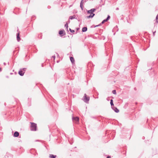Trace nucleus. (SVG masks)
<instances>
[{
    "mask_svg": "<svg viewBox=\"0 0 158 158\" xmlns=\"http://www.w3.org/2000/svg\"><path fill=\"white\" fill-rule=\"evenodd\" d=\"M31 124L30 126V129L31 131H35L37 130V125L36 124L34 123L30 122Z\"/></svg>",
    "mask_w": 158,
    "mask_h": 158,
    "instance_id": "obj_1",
    "label": "nucleus"
},
{
    "mask_svg": "<svg viewBox=\"0 0 158 158\" xmlns=\"http://www.w3.org/2000/svg\"><path fill=\"white\" fill-rule=\"evenodd\" d=\"M26 69V68H23L20 69L18 72L19 74L21 76H23L24 75Z\"/></svg>",
    "mask_w": 158,
    "mask_h": 158,
    "instance_id": "obj_2",
    "label": "nucleus"
},
{
    "mask_svg": "<svg viewBox=\"0 0 158 158\" xmlns=\"http://www.w3.org/2000/svg\"><path fill=\"white\" fill-rule=\"evenodd\" d=\"M83 98V101L85 102L86 103H88L89 101V97H87L86 94H84V95Z\"/></svg>",
    "mask_w": 158,
    "mask_h": 158,
    "instance_id": "obj_3",
    "label": "nucleus"
},
{
    "mask_svg": "<svg viewBox=\"0 0 158 158\" xmlns=\"http://www.w3.org/2000/svg\"><path fill=\"white\" fill-rule=\"evenodd\" d=\"M72 120L73 121L77 123L78 122L79 118L78 117H73Z\"/></svg>",
    "mask_w": 158,
    "mask_h": 158,
    "instance_id": "obj_4",
    "label": "nucleus"
},
{
    "mask_svg": "<svg viewBox=\"0 0 158 158\" xmlns=\"http://www.w3.org/2000/svg\"><path fill=\"white\" fill-rule=\"evenodd\" d=\"M96 10V9H92L90 10H88L87 12L89 14H94L93 12H94Z\"/></svg>",
    "mask_w": 158,
    "mask_h": 158,
    "instance_id": "obj_5",
    "label": "nucleus"
},
{
    "mask_svg": "<svg viewBox=\"0 0 158 158\" xmlns=\"http://www.w3.org/2000/svg\"><path fill=\"white\" fill-rule=\"evenodd\" d=\"M17 40L18 42L20 40L19 33H18L17 34Z\"/></svg>",
    "mask_w": 158,
    "mask_h": 158,
    "instance_id": "obj_6",
    "label": "nucleus"
},
{
    "mask_svg": "<svg viewBox=\"0 0 158 158\" xmlns=\"http://www.w3.org/2000/svg\"><path fill=\"white\" fill-rule=\"evenodd\" d=\"M19 133L18 131H15L14 134V136L15 137H17L19 136Z\"/></svg>",
    "mask_w": 158,
    "mask_h": 158,
    "instance_id": "obj_7",
    "label": "nucleus"
},
{
    "mask_svg": "<svg viewBox=\"0 0 158 158\" xmlns=\"http://www.w3.org/2000/svg\"><path fill=\"white\" fill-rule=\"evenodd\" d=\"M94 14H90V15L89 16H87V18H92L94 16Z\"/></svg>",
    "mask_w": 158,
    "mask_h": 158,
    "instance_id": "obj_8",
    "label": "nucleus"
},
{
    "mask_svg": "<svg viewBox=\"0 0 158 158\" xmlns=\"http://www.w3.org/2000/svg\"><path fill=\"white\" fill-rule=\"evenodd\" d=\"M87 27H83V28H82V32H85L86 31H87Z\"/></svg>",
    "mask_w": 158,
    "mask_h": 158,
    "instance_id": "obj_9",
    "label": "nucleus"
},
{
    "mask_svg": "<svg viewBox=\"0 0 158 158\" xmlns=\"http://www.w3.org/2000/svg\"><path fill=\"white\" fill-rule=\"evenodd\" d=\"M49 156L50 158H56V156L52 154H50Z\"/></svg>",
    "mask_w": 158,
    "mask_h": 158,
    "instance_id": "obj_10",
    "label": "nucleus"
},
{
    "mask_svg": "<svg viewBox=\"0 0 158 158\" xmlns=\"http://www.w3.org/2000/svg\"><path fill=\"white\" fill-rule=\"evenodd\" d=\"M70 59L71 60V61L72 63H73L74 62V59L73 57H70Z\"/></svg>",
    "mask_w": 158,
    "mask_h": 158,
    "instance_id": "obj_11",
    "label": "nucleus"
},
{
    "mask_svg": "<svg viewBox=\"0 0 158 158\" xmlns=\"http://www.w3.org/2000/svg\"><path fill=\"white\" fill-rule=\"evenodd\" d=\"M113 110L116 113H118L119 112V110L116 107H115L113 108Z\"/></svg>",
    "mask_w": 158,
    "mask_h": 158,
    "instance_id": "obj_12",
    "label": "nucleus"
},
{
    "mask_svg": "<svg viewBox=\"0 0 158 158\" xmlns=\"http://www.w3.org/2000/svg\"><path fill=\"white\" fill-rule=\"evenodd\" d=\"M64 32V30H60L59 31V33L60 35H61L63 34Z\"/></svg>",
    "mask_w": 158,
    "mask_h": 158,
    "instance_id": "obj_13",
    "label": "nucleus"
},
{
    "mask_svg": "<svg viewBox=\"0 0 158 158\" xmlns=\"http://www.w3.org/2000/svg\"><path fill=\"white\" fill-rule=\"evenodd\" d=\"M75 16L74 15L73 16H70L69 17V19L71 20L75 18Z\"/></svg>",
    "mask_w": 158,
    "mask_h": 158,
    "instance_id": "obj_14",
    "label": "nucleus"
},
{
    "mask_svg": "<svg viewBox=\"0 0 158 158\" xmlns=\"http://www.w3.org/2000/svg\"><path fill=\"white\" fill-rule=\"evenodd\" d=\"M110 105H111V106H114V104L113 103V100L112 99H111L110 100Z\"/></svg>",
    "mask_w": 158,
    "mask_h": 158,
    "instance_id": "obj_15",
    "label": "nucleus"
},
{
    "mask_svg": "<svg viewBox=\"0 0 158 158\" xmlns=\"http://www.w3.org/2000/svg\"><path fill=\"white\" fill-rule=\"evenodd\" d=\"M80 7L81 8L82 10H83V4L80 3Z\"/></svg>",
    "mask_w": 158,
    "mask_h": 158,
    "instance_id": "obj_16",
    "label": "nucleus"
},
{
    "mask_svg": "<svg viewBox=\"0 0 158 158\" xmlns=\"http://www.w3.org/2000/svg\"><path fill=\"white\" fill-rule=\"evenodd\" d=\"M158 14L156 15V22L157 23L158 22Z\"/></svg>",
    "mask_w": 158,
    "mask_h": 158,
    "instance_id": "obj_17",
    "label": "nucleus"
},
{
    "mask_svg": "<svg viewBox=\"0 0 158 158\" xmlns=\"http://www.w3.org/2000/svg\"><path fill=\"white\" fill-rule=\"evenodd\" d=\"M107 21L106 20V19H105L101 23L102 24H103L105 22H107Z\"/></svg>",
    "mask_w": 158,
    "mask_h": 158,
    "instance_id": "obj_18",
    "label": "nucleus"
},
{
    "mask_svg": "<svg viewBox=\"0 0 158 158\" xmlns=\"http://www.w3.org/2000/svg\"><path fill=\"white\" fill-rule=\"evenodd\" d=\"M85 2H84V0H81L80 3H81V4H84Z\"/></svg>",
    "mask_w": 158,
    "mask_h": 158,
    "instance_id": "obj_19",
    "label": "nucleus"
},
{
    "mask_svg": "<svg viewBox=\"0 0 158 158\" xmlns=\"http://www.w3.org/2000/svg\"><path fill=\"white\" fill-rule=\"evenodd\" d=\"M64 26L65 27H66V29L68 30V24L67 23L65 24Z\"/></svg>",
    "mask_w": 158,
    "mask_h": 158,
    "instance_id": "obj_20",
    "label": "nucleus"
},
{
    "mask_svg": "<svg viewBox=\"0 0 158 158\" xmlns=\"http://www.w3.org/2000/svg\"><path fill=\"white\" fill-rule=\"evenodd\" d=\"M69 30L71 33H73L74 32V30H72L70 28H69Z\"/></svg>",
    "mask_w": 158,
    "mask_h": 158,
    "instance_id": "obj_21",
    "label": "nucleus"
},
{
    "mask_svg": "<svg viewBox=\"0 0 158 158\" xmlns=\"http://www.w3.org/2000/svg\"><path fill=\"white\" fill-rule=\"evenodd\" d=\"M110 17L109 15H108L107 18L106 19V20L107 21L109 19H110Z\"/></svg>",
    "mask_w": 158,
    "mask_h": 158,
    "instance_id": "obj_22",
    "label": "nucleus"
},
{
    "mask_svg": "<svg viewBox=\"0 0 158 158\" xmlns=\"http://www.w3.org/2000/svg\"><path fill=\"white\" fill-rule=\"evenodd\" d=\"M112 93L114 94H116V92L115 90H113L112 91Z\"/></svg>",
    "mask_w": 158,
    "mask_h": 158,
    "instance_id": "obj_23",
    "label": "nucleus"
},
{
    "mask_svg": "<svg viewBox=\"0 0 158 158\" xmlns=\"http://www.w3.org/2000/svg\"><path fill=\"white\" fill-rule=\"evenodd\" d=\"M52 58H54V60L55 58V56H52Z\"/></svg>",
    "mask_w": 158,
    "mask_h": 158,
    "instance_id": "obj_24",
    "label": "nucleus"
},
{
    "mask_svg": "<svg viewBox=\"0 0 158 158\" xmlns=\"http://www.w3.org/2000/svg\"><path fill=\"white\" fill-rule=\"evenodd\" d=\"M101 25L100 24H99V25H96L95 26V27H98V26H99L100 25Z\"/></svg>",
    "mask_w": 158,
    "mask_h": 158,
    "instance_id": "obj_25",
    "label": "nucleus"
},
{
    "mask_svg": "<svg viewBox=\"0 0 158 158\" xmlns=\"http://www.w3.org/2000/svg\"><path fill=\"white\" fill-rule=\"evenodd\" d=\"M156 32V31L153 32V35H155V33Z\"/></svg>",
    "mask_w": 158,
    "mask_h": 158,
    "instance_id": "obj_26",
    "label": "nucleus"
},
{
    "mask_svg": "<svg viewBox=\"0 0 158 158\" xmlns=\"http://www.w3.org/2000/svg\"><path fill=\"white\" fill-rule=\"evenodd\" d=\"M107 158H111V157L110 156H108Z\"/></svg>",
    "mask_w": 158,
    "mask_h": 158,
    "instance_id": "obj_27",
    "label": "nucleus"
},
{
    "mask_svg": "<svg viewBox=\"0 0 158 158\" xmlns=\"http://www.w3.org/2000/svg\"><path fill=\"white\" fill-rule=\"evenodd\" d=\"M118 9H118V8H116V10H118Z\"/></svg>",
    "mask_w": 158,
    "mask_h": 158,
    "instance_id": "obj_28",
    "label": "nucleus"
},
{
    "mask_svg": "<svg viewBox=\"0 0 158 158\" xmlns=\"http://www.w3.org/2000/svg\"><path fill=\"white\" fill-rule=\"evenodd\" d=\"M3 64H4V65H6V63H4Z\"/></svg>",
    "mask_w": 158,
    "mask_h": 158,
    "instance_id": "obj_29",
    "label": "nucleus"
},
{
    "mask_svg": "<svg viewBox=\"0 0 158 158\" xmlns=\"http://www.w3.org/2000/svg\"><path fill=\"white\" fill-rule=\"evenodd\" d=\"M87 0H84V1L85 2H86L87 1Z\"/></svg>",
    "mask_w": 158,
    "mask_h": 158,
    "instance_id": "obj_30",
    "label": "nucleus"
},
{
    "mask_svg": "<svg viewBox=\"0 0 158 158\" xmlns=\"http://www.w3.org/2000/svg\"><path fill=\"white\" fill-rule=\"evenodd\" d=\"M2 71V68H0V71Z\"/></svg>",
    "mask_w": 158,
    "mask_h": 158,
    "instance_id": "obj_31",
    "label": "nucleus"
}]
</instances>
